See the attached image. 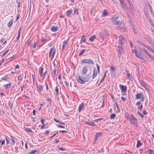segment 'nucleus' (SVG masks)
<instances>
[{
    "mask_svg": "<svg viewBox=\"0 0 154 154\" xmlns=\"http://www.w3.org/2000/svg\"><path fill=\"white\" fill-rule=\"evenodd\" d=\"M135 52V56L138 58L141 59L146 57L147 56H149V53L146 51L145 49H138V51Z\"/></svg>",
    "mask_w": 154,
    "mask_h": 154,
    "instance_id": "1",
    "label": "nucleus"
},
{
    "mask_svg": "<svg viewBox=\"0 0 154 154\" xmlns=\"http://www.w3.org/2000/svg\"><path fill=\"white\" fill-rule=\"evenodd\" d=\"M91 78V76L89 74H88L85 77L79 76L76 78V79L79 83L81 84H85V82H88L90 80Z\"/></svg>",
    "mask_w": 154,
    "mask_h": 154,
    "instance_id": "2",
    "label": "nucleus"
},
{
    "mask_svg": "<svg viewBox=\"0 0 154 154\" xmlns=\"http://www.w3.org/2000/svg\"><path fill=\"white\" fill-rule=\"evenodd\" d=\"M119 48H123L125 47L126 44V42L125 39L123 36L121 35L119 37V40L118 42Z\"/></svg>",
    "mask_w": 154,
    "mask_h": 154,
    "instance_id": "3",
    "label": "nucleus"
},
{
    "mask_svg": "<svg viewBox=\"0 0 154 154\" xmlns=\"http://www.w3.org/2000/svg\"><path fill=\"white\" fill-rule=\"evenodd\" d=\"M130 119V123L133 125L136 124L137 122V119L132 115H131L129 117Z\"/></svg>",
    "mask_w": 154,
    "mask_h": 154,
    "instance_id": "4",
    "label": "nucleus"
},
{
    "mask_svg": "<svg viewBox=\"0 0 154 154\" xmlns=\"http://www.w3.org/2000/svg\"><path fill=\"white\" fill-rule=\"evenodd\" d=\"M140 98L142 101H143L145 99L144 95L142 93H138L136 95V100Z\"/></svg>",
    "mask_w": 154,
    "mask_h": 154,
    "instance_id": "5",
    "label": "nucleus"
},
{
    "mask_svg": "<svg viewBox=\"0 0 154 154\" xmlns=\"http://www.w3.org/2000/svg\"><path fill=\"white\" fill-rule=\"evenodd\" d=\"M85 63H87L89 64L92 65L94 64V62L90 59H84L82 60L81 61V63L83 64Z\"/></svg>",
    "mask_w": 154,
    "mask_h": 154,
    "instance_id": "6",
    "label": "nucleus"
},
{
    "mask_svg": "<svg viewBox=\"0 0 154 154\" xmlns=\"http://www.w3.org/2000/svg\"><path fill=\"white\" fill-rule=\"evenodd\" d=\"M119 88L121 90V92L122 93L123 95H125L126 94H125L127 88V87L126 86L121 85H119Z\"/></svg>",
    "mask_w": 154,
    "mask_h": 154,
    "instance_id": "7",
    "label": "nucleus"
},
{
    "mask_svg": "<svg viewBox=\"0 0 154 154\" xmlns=\"http://www.w3.org/2000/svg\"><path fill=\"white\" fill-rule=\"evenodd\" d=\"M110 73L111 75L113 77H115L117 75L116 72V69L113 67H111L110 69Z\"/></svg>",
    "mask_w": 154,
    "mask_h": 154,
    "instance_id": "8",
    "label": "nucleus"
},
{
    "mask_svg": "<svg viewBox=\"0 0 154 154\" xmlns=\"http://www.w3.org/2000/svg\"><path fill=\"white\" fill-rule=\"evenodd\" d=\"M40 40L44 44L47 42L49 40V38L46 37L42 36L41 37Z\"/></svg>",
    "mask_w": 154,
    "mask_h": 154,
    "instance_id": "9",
    "label": "nucleus"
},
{
    "mask_svg": "<svg viewBox=\"0 0 154 154\" xmlns=\"http://www.w3.org/2000/svg\"><path fill=\"white\" fill-rule=\"evenodd\" d=\"M102 133L100 132L97 133L96 134L94 137V142H96V141L97 140V139L98 138H100L102 136Z\"/></svg>",
    "mask_w": 154,
    "mask_h": 154,
    "instance_id": "10",
    "label": "nucleus"
},
{
    "mask_svg": "<svg viewBox=\"0 0 154 154\" xmlns=\"http://www.w3.org/2000/svg\"><path fill=\"white\" fill-rule=\"evenodd\" d=\"M136 105L137 106V109H138L141 110L143 108V105L141 104L140 101H138L136 104Z\"/></svg>",
    "mask_w": 154,
    "mask_h": 154,
    "instance_id": "11",
    "label": "nucleus"
},
{
    "mask_svg": "<svg viewBox=\"0 0 154 154\" xmlns=\"http://www.w3.org/2000/svg\"><path fill=\"white\" fill-rule=\"evenodd\" d=\"M51 29L52 31L55 32L58 30L59 27L58 26H55L53 25L51 27Z\"/></svg>",
    "mask_w": 154,
    "mask_h": 154,
    "instance_id": "12",
    "label": "nucleus"
},
{
    "mask_svg": "<svg viewBox=\"0 0 154 154\" xmlns=\"http://www.w3.org/2000/svg\"><path fill=\"white\" fill-rule=\"evenodd\" d=\"M100 36L102 38H105L107 34L106 32V31H103L101 33L100 32Z\"/></svg>",
    "mask_w": 154,
    "mask_h": 154,
    "instance_id": "13",
    "label": "nucleus"
},
{
    "mask_svg": "<svg viewBox=\"0 0 154 154\" xmlns=\"http://www.w3.org/2000/svg\"><path fill=\"white\" fill-rule=\"evenodd\" d=\"M97 72H97L96 69L95 68H94L93 69V73L92 76L93 79H94L96 77L97 75Z\"/></svg>",
    "mask_w": 154,
    "mask_h": 154,
    "instance_id": "14",
    "label": "nucleus"
},
{
    "mask_svg": "<svg viewBox=\"0 0 154 154\" xmlns=\"http://www.w3.org/2000/svg\"><path fill=\"white\" fill-rule=\"evenodd\" d=\"M85 124L88 125L90 126H93L96 125V124L94 122H89L88 121H85Z\"/></svg>",
    "mask_w": 154,
    "mask_h": 154,
    "instance_id": "15",
    "label": "nucleus"
},
{
    "mask_svg": "<svg viewBox=\"0 0 154 154\" xmlns=\"http://www.w3.org/2000/svg\"><path fill=\"white\" fill-rule=\"evenodd\" d=\"M88 69V66H85L84 67L82 70V73L84 75L86 74L87 73Z\"/></svg>",
    "mask_w": 154,
    "mask_h": 154,
    "instance_id": "16",
    "label": "nucleus"
},
{
    "mask_svg": "<svg viewBox=\"0 0 154 154\" xmlns=\"http://www.w3.org/2000/svg\"><path fill=\"white\" fill-rule=\"evenodd\" d=\"M72 11L73 10L71 9L68 10L66 12V15L68 17H70V15L72 13Z\"/></svg>",
    "mask_w": 154,
    "mask_h": 154,
    "instance_id": "17",
    "label": "nucleus"
},
{
    "mask_svg": "<svg viewBox=\"0 0 154 154\" xmlns=\"http://www.w3.org/2000/svg\"><path fill=\"white\" fill-rule=\"evenodd\" d=\"M84 106V103H82V104H80L79 107V112H80L83 109V108Z\"/></svg>",
    "mask_w": 154,
    "mask_h": 154,
    "instance_id": "18",
    "label": "nucleus"
},
{
    "mask_svg": "<svg viewBox=\"0 0 154 154\" xmlns=\"http://www.w3.org/2000/svg\"><path fill=\"white\" fill-rule=\"evenodd\" d=\"M11 85V82H10L9 83H8L7 84L4 85V86L6 89L9 88H10Z\"/></svg>",
    "mask_w": 154,
    "mask_h": 154,
    "instance_id": "19",
    "label": "nucleus"
},
{
    "mask_svg": "<svg viewBox=\"0 0 154 154\" xmlns=\"http://www.w3.org/2000/svg\"><path fill=\"white\" fill-rule=\"evenodd\" d=\"M96 38V36L95 35H94L91 36L89 38V40L91 42H92L94 41V39Z\"/></svg>",
    "mask_w": 154,
    "mask_h": 154,
    "instance_id": "20",
    "label": "nucleus"
},
{
    "mask_svg": "<svg viewBox=\"0 0 154 154\" xmlns=\"http://www.w3.org/2000/svg\"><path fill=\"white\" fill-rule=\"evenodd\" d=\"M120 2L122 7L124 8H125L126 7V5L124 3V0H123L122 1H120Z\"/></svg>",
    "mask_w": 154,
    "mask_h": 154,
    "instance_id": "21",
    "label": "nucleus"
},
{
    "mask_svg": "<svg viewBox=\"0 0 154 154\" xmlns=\"http://www.w3.org/2000/svg\"><path fill=\"white\" fill-rule=\"evenodd\" d=\"M106 72L107 71L105 72L104 75L103 77H102V79H101V80H100V84L98 85H100V84L102 82H103L106 76Z\"/></svg>",
    "mask_w": 154,
    "mask_h": 154,
    "instance_id": "22",
    "label": "nucleus"
},
{
    "mask_svg": "<svg viewBox=\"0 0 154 154\" xmlns=\"http://www.w3.org/2000/svg\"><path fill=\"white\" fill-rule=\"evenodd\" d=\"M117 51L119 55H121L123 52V49H117Z\"/></svg>",
    "mask_w": 154,
    "mask_h": 154,
    "instance_id": "23",
    "label": "nucleus"
},
{
    "mask_svg": "<svg viewBox=\"0 0 154 154\" xmlns=\"http://www.w3.org/2000/svg\"><path fill=\"white\" fill-rule=\"evenodd\" d=\"M141 145H142V144L140 143V140H138L137 142V145H136L137 147L139 148Z\"/></svg>",
    "mask_w": 154,
    "mask_h": 154,
    "instance_id": "24",
    "label": "nucleus"
},
{
    "mask_svg": "<svg viewBox=\"0 0 154 154\" xmlns=\"http://www.w3.org/2000/svg\"><path fill=\"white\" fill-rule=\"evenodd\" d=\"M0 42L1 43H3V44H4L6 43V40H5V38L3 37L1 39Z\"/></svg>",
    "mask_w": 154,
    "mask_h": 154,
    "instance_id": "25",
    "label": "nucleus"
},
{
    "mask_svg": "<svg viewBox=\"0 0 154 154\" xmlns=\"http://www.w3.org/2000/svg\"><path fill=\"white\" fill-rule=\"evenodd\" d=\"M73 13L74 14L77 15L78 14V8H75Z\"/></svg>",
    "mask_w": 154,
    "mask_h": 154,
    "instance_id": "26",
    "label": "nucleus"
},
{
    "mask_svg": "<svg viewBox=\"0 0 154 154\" xmlns=\"http://www.w3.org/2000/svg\"><path fill=\"white\" fill-rule=\"evenodd\" d=\"M147 152H149V154H154V150L152 149H149Z\"/></svg>",
    "mask_w": 154,
    "mask_h": 154,
    "instance_id": "27",
    "label": "nucleus"
},
{
    "mask_svg": "<svg viewBox=\"0 0 154 154\" xmlns=\"http://www.w3.org/2000/svg\"><path fill=\"white\" fill-rule=\"evenodd\" d=\"M23 75V74H20L18 75L17 77V80L22 81V76Z\"/></svg>",
    "mask_w": 154,
    "mask_h": 154,
    "instance_id": "28",
    "label": "nucleus"
},
{
    "mask_svg": "<svg viewBox=\"0 0 154 154\" xmlns=\"http://www.w3.org/2000/svg\"><path fill=\"white\" fill-rule=\"evenodd\" d=\"M107 15V12L106 10H104L102 14V16L103 17H105Z\"/></svg>",
    "mask_w": 154,
    "mask_h": 154,
    "instance_id": "29",
    "label": "nucleus"
},
{
    "mask_svg": "<svg viewBox=\"0 0 154 154\" xmlns=\"http://www.w3.org/2000/svg\"><path fill=\"white\" fill-rule=\"evenodd\" d=\"M44 68L43 67H42L41 69L39 70V73L40 75L41 76H42L43 72V71Z\"/></svg>",
    "mask_w": 154,
    "mask_h": 154,
    "instance_id": "30",
    "label": "nucleus"
},
{
    "mask_svg": "<svg viewBox=\"0 0 154 154\" xmlns=\"http://www.w3.org/2000/svg\"><path fill=\"white\" fill-rule=\"evenodd\" d=\"M43 86L39 84V87H38L39 90L40 91H42L43 90Z\"/></svg>",
    "mask_w": 154,
    "mask_h": 154,
    "instance_id": "31",
    "label": "nucleus"
},
{
    "mask_svg": "<svg viewBox=\"0 0 154 154\" xmlns=\"http://www.w3.org/2000/svg\"><path fill=\"white\" fill-rule=\"evenodd\" d=\"M11 139L13 143L12 144L14 145L16 143L15 141L16 140V139L15 138L13 137H11Z\"/></svg>",
    "mask_w": 154,
    "mask_h": 154,
    "instance_id": "32",
    "label": "nucleus"
},
{
    "mask_svg": "<svg viewBox=\"0 0 154 154\" xmlns=\"http://www.w3.org/2000/svg\"><path fill=\"white\" fill-rule=\"evenodd\" d=\"M25 130L27 132H32V131L30 128H25Z\"/></svg>",
    "mask_w": 154,
    "mask_h": 154,
    "instance_id": "33",
    "label": "nucleus"
},
{
    "mask_svg": "<svg viewBox=\"0 0 154 154\" xmlns=\"http://www.w3.org/2000/svg\"><path fill=\"white\" fill-rule=\"evenodd\" d=\"M13 23V21L12 20H11L8 23V27H10Z\"/></svg>",
    "mask_w": 154,
    "mask_h": 154,
    "instance_id": "34",
    "label": "nucleus"
},
{
    "mask_svg": "<svg viewBox=\"0 0 154 154\" xmlns=\"http://www.w3.org/2000/svg\"><path fill=\"white\" fill-rule=\"evenodd\" d=\"M122 23V21L119 20H117L115 22V23H114V24L116 25H120Z\"/></svg>",
    "mask_w": 154,
    "mask_h": 154,
    "instance_id": "35",
    "label": "nucleus"
},
{
    "mask_svg": "<svg viewBox=\"0 0 154 154\" xmlns=\"http://www.w3.org/2000/svg\"><path fill=\"white\" fill-rule=\"evenodd\" d=\"M55 91L56 92V95L57 96H58V87L57 86H56L55 89Z\"/></svg>",
    "mask_w": 154,
    "mask_h": 154,
    "instance_id": "36",
    "label": "nucleus"
},
{
    "mask_svg": "<svg viewBox=\"0 0 154 154\" xmlns=\"http://www.w3.org/2000/svg\"><path fill=\"white\" fill-rule=\"evenodd\" d=\"M85 51V49L81 50L80 51V53L79 54V56H80L82 54H83L84 53Z\"/></svg>",
    "mask_w": 154,
    "mask_h": 154,
    "instance_id": "37",
    "label": "nucleus"
},
{
    "mask_svg": "<svg viewBox=\"0 0 154 154\" xmlns=\"http://www.w3.org/2000/svg\"><path fill=\"white\" fill-rule=\"evenodd\" d=\"M116 116V115L114 114H112L110 116V119H113L115 118V116Z\"/></svg>",
    "mask_w": 154,
    "mask_h": 154,
    "instance_id": "38",
    "label": "nucleus"
},
{
    "mask_svg": "<svg viewBox=\"0 0 154 154\" xmlns=\"http://www.w3.org/2000/svg\"><path fill=\"white\" fill-rule=\"evenodd\" d=\"M67 41L66 40L64 41L63 43V45H62V48H64L65 47V45H67Z\"/></svg>",
    "mask_w": 154,
    "mask_h": 154,
    "instance_id": "39",
    "label": "nucleus"
},
{
    "mask_svg": "<svg viewBox=\"0 0 154 154\" xmlns=\"http://www.w3.org/2000/svg\"><path fill=\"white\" fill-rule=\"evenodd\" d=\"M55 52H56V50L55 49H54L53 50V51L52 53V54L51 56L52 59L53 58V57L55 55Z\"/></svg>",
    "mask_w": 154,
    "mask_h": 154,
    "instance_id": "40",
    "label": "nucleus"
},
{
    "mask_svg": "<svg viewBox=\"0 0 154 154\" xmlns=\"http://www.w3.org/2000/svg\"><path fill=\"white\" fill-rule=\"evenodd\" d=\"M127 76H128L127 79L130 80H131L132 77L130 76V74L129 73H128L127 74Z\"/></svg>",
    "mask_w": 154,
    "mask_h": 154,
    "instance_id": "41",
    "label": "nucleus"
},
{
    "mask_svg": "<svg viewBox=\"0 0 154 154\" xmlns=\"http://www.w3.org/2000/svg\"><path fill=\"white\" fill-rule=\"evenodd\" d=\"M56 72H57V69L56 68H55L52 74V75H53L54 76L55 75V74H56Z\"/></svg>",
    "mask_w": 154,
    "mask_h": 154,
    "instance_id": "42",
    "label": "nucleus"
},
{
    "mask_svg": "<svg viewBox=\"0 0 154 154\" xmlns=\"http://www.w3.org/2000/svg\"><path fill=\"white\" fill-rule=\"evenodd\" d=\"M37 151V150H33L31 151L29 154H35V152Z\"/></svg>",
    "mask_w": 154,
    "mask_h": 154,
    "instance_id": "43",
    "label": "nucleus"
},
{
    "mask_svg": "<svg viewBox=\"0 0 154 154\" xmlns=\"http://www.w3.org/2000/svg\"><path fill=\"white\" fill-rule=\"evenodd\" d=\"M47 100L49 102V103L51 106V101L50 99L48 98L47 99Z\"/></svg>",
    "mask_w": 154,
    "mask_h": 154,
    "instance_id": "44",
    "label": "nucleus"
},
{
    "mask_svg": "<svg viewBox=\"0 0 154 154\" xmlns=\"http://www.w3.org/2000/svg\"><path fill=\"white\" fill-rule=\"evenodd\" d=\"M117 18L116 17H113L112 20V21L113 22H116L117 20Z\"/></svg>",
    "mask_w": 154,
    "mask_h": 154,
    "instance_id": "45",
    "label": "nucleus"
},
{
    "mask_svg": "<svg viewBox=\"0 0 154 154\" xmlns=\"http://www.w3.org/2000/svg\"><path fill=\"white\" fill-rule=\"evenodd\" d=\"M2 79L5 81H7L8 78L7 77L5 76L2 78Z\"/></svg>",
    "mask_w": 154,
    "mask_h": 154,
    "instance_id": "46",
    "label": "nucleus"
},
{
    "mask_svg": "<svg viewBox=\"0 0 154 154\" xmlns=\"http://www.w3.org/2000/svg\"><path fill=\"white\" fill-rule=\"evenodd\" d=\"M97 71L98 72V73H99L100 72V67L99 65H98L97 64Z\"/></svg>",
    "mask_w": 154,
    "mask_h": 154,
    "instance_id": "47",
    "label": "nucleus"
},
{
    "mask_svg": "<svg viewBox=\"0 0 154 154\" xmlns=\"http://www.w3.org/2000/svg\"><path fill=\"white\" fill-rule=\"evenodd\" d=\"M131 50L132 52L133 53H135V51H138V50H136L135 49H131Z\"/></svg>",
    "mask_w": 154,
    "mask_h": 154,
    "instance_id": "48",
    "label": "nucleus"
},
{
    "mask_svg": "<svg viewBox=\"0 0 154 154\" xmlns=\"http://www.w3.org/2000/svg\"><path fill=\"white\" fill-rule=\"evenodd\" d=\"M85 36H83L81 39V41L82 42H84L85 40Z\"/></svg>",
    "mask_w": 154,
    "mask_h": 154,
    "instance_id": "49",
    "label": "nucleus"
},
{
    "mask_svg": "<svg viewBox=\"0 0 154 154\" xmlns=\"http://www.w3.org/2000/svg\"><path fill=\"white\" fill-rule=\"evenodd\" d=\"M137 113L141 118H143L144 117V116L143 115L141 114V113L139 111H137Z\"/></svg>",
    "mask_w": 154,
    "mask_h": 154,
    "instance_id": "50",
    "label": "nucleus"
},
{
    "mask_svg": "<svg viewBox=\"0 0 154 154\" xmlns=\"http://www.w3.org/2000/svg\"><path fill=\"white\" fill-rule=\"evenodd\" d=\"M40 121L42 124H44V122H45V120L42 119H41Z\"/></svg>",
    "mask_w": 154,
    "mask_h": 154,
    "instance_id": "51",
    "label": "nucleus"
},
{
    "mask_svg": "<svg viewBox=\"0 0 154 154\" xmlns=\"http://www.w3.org/2000/svg\"><path fill=\"white\" fill-rule=\"evenodd\" d=\"M9 138L8 137V138H7V137L6 138V140L7 142V144H8L9 143L10 141L9 140Z\"/></svg>",
    "mask_w": 154,
    "mask_h": 154,
    "instance_id": "52",
    "label": "nucleus"
},
{
    "mask_svg": "<svg viewBox=\"0 0 154 154\" xmlns=\"http://www.w3.org/2000/svg\"><path fill=\"white\" fill-rule=\"evenodd\" d=\"M45 84L46 85V89L47 91L48 90V82H45Z\"/></svg>",
    "mask_w": 154,
    "mask_h": 154,
    "instance_id": "53",
    "label": "nucleus"
},
{
    "mask_svg": "<svg viewBox=\"0 0 154 154\" xmlns=\"http://www.w3.org/2000/svg\"><path fill=\"white\" fill-rule=\"evenodd\" d=\"M130 6H129V8L131 10H132L133 9V7L132 5L131 4V3H130L129 4Z\"/></svg>",
    "mask_w": 154,
    "mask_h": 154,
    "instance_id": "54",
    "label": "nucleus"
},
{
    "mask_svg": "<svg viewBox=\"0 0 154 154\" xmlns=\"http://www.w3.org/2000/svg\"><path fill=\"white\" fill-rule=\"evenodd\" d=\"M122 27H121L120 26H118L116 28V29H117V30H120L121 29Z\"/></svg>",
    "mask_w": 154,
    "mask_h": 154,
    "instance_id": "55",
    "label": "nucleus"
},
{
    "mask_svg": "<svg viewBox=\"0 0 154 154\" xmlns=\"http://www.w3.org/2000/svg\"><path fill=\"white\" fill-rule=\"evenodd\" d=\"M37 44H38L37 42H35L34 43V44L33 45V46L34 48H35L36 47L37 45Z\"/></svg>",
    "mask_w": 154,
    "mask_h": 154,
    "instance_id": "56",
    "label": "nucleus"
},
{
    "mask_svg": "<svg viewBox=\"0 0 154 154\" xmlns=\"http://www.w3.org/2000/svg\"><path fill=\"white\" fill-rule=\"evenodd\" d=\"M59 149L60 150H61V151H64V150H65L66 149H65L63 147H59Z\"/></svg>",
    "mask_w": 154,
    "mask_h": 154,
    "instance_id": "57",
    "label": "nucleus"
},
{
    "mask_svg": "<svg viewBox=\"0 0 154 154\" xmlns=\"http://www.w3.org/2000/svg\"><path fill=\"white\" fill-rule=\"evenodd\" d=\"M121 99L122 100L125 102L126 99V98L123 97H122Z\"/></svg>",
    "mask_w": 154,
    "mask_h": 154,
    "instance_id": "58",
    "label": "nucleus"
},
{
    "mask_svg": "<svg viewBox=\"0 0 154 154\" xmlns=\"http://www.w3.org/2000/svg\"><path fill=\"white\" fill-rule=\"evenodd\" d=\"M58 127L59 128H65V126H61L60 125H58Z\"/></svg>",
    "mask_w": 154,
    "mask_h": 154,
    "instance_id": "59",
    "label": "nucleus"
},
{
    "mask_svg": "<svg viewBox=\"0 0 154 154\" xmlns=\"http://www.w3.org/2000/svg\"><path fill=\"white\" fill-rule=\"evenodd\" d=\"M13 56L11 57L10 58H9L8 60H9V61H11L13 60Z\"/></svg>",
    "mask_w": 154,
    "mask_h": 154,
    "instance_id": "60",
    "label": "nucleus"
},
{
    "mask_svg": "<svg viewBox=\"0 0 154 154\" xmlns=\"http://www.w3.org/2000/svg\"><path fill=\"white\" fill-rule=\"evenodd\" d=\"M54 49H51V50L50 52L49 53V56H50L51 55V54L52 53V52H53Z\"/></svg>",
    "mask_w": 154,
    "mask_h": 154,
    "instance_id": "61",
    "label": "nucleus"
},
{
    "mask_svg": "<svg viewBox=\"0 0 154 154\" xmlns=\"http://www.w3.org/2000/svg\"><path fill=\"white\" fill-rule=\"evenodd\" d=\"M60 132H61L62 133H67V132H68V131H64V130H63V131H60Z\"/></svg>",
    "mask_w": 154,
    "mask_h": 154,
    "instance_id": "62",
    "label": "nucleus"
},
{
    "mask_svg": "<svg viewBox=\"0 0 154 154\" xmlns=\"http://www.w3.org/2000/svg\"><path fill=\"white\" fill-rule=\"evenodd\" d=\"M45 124H42V126L40 128V129H43L45 127Z\"/></svg>",
    "mask_w": 154,
    "mask_h": 154,
    "instance_id": "63",
    "label": "nucleus"
},
{
    "mask_svg": "<svg viewBox=\"0 0 154 154\" xmlns=\"http://www.w3.org/2000/svg\"><path fill=\"white\" fill-rule=\"evenodd\" d=\"M143 113L144 115H146L147 114V112L145 110L143 111Z\"/></svg>",
    "mask_w": 154,
    "mask_h": 154,
    "instance_id": "64",
    "label": "nucleus"
}]
</instances>
